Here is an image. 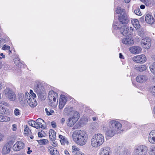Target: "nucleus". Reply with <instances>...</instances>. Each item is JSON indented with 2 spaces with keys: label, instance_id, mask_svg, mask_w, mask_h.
<instances>
[{
  "label": "nucleus",
  "instance_id": "nucleus-1",
  "mask_svg": "<svg viewBox=\"0 0 155 155\" xmlns=\"http://www.w3.org/2000/svg\"><path fill=\"white\" fill-rule=\"evenodd\" d=\"M64 113L67 115H71L67 121V125L69 127L73 126L80 117L79 113L74 110L72 107H66L64 110Z\"/></svg>",
  "mask_w": 155,
  "mask_h": 155
},
{
  "label": "nucleus",
  "instance_id": "nucleus-2",
  "mask_svg": "<svg viewBox=\"0 0 155 155\" xmlns=\"http://www.w3.org/2000/svg\"><path fill=\"white\" fill-rule=\"evenodd\" d=\"M72 138L77 144L82 146L86 143L88 140V135L85 131L79 130L74 132L72 134Z\"/></svg>",
  "mask_w": 155,
  "mask_h": 155
},
{
  "label": "nucleus",
  "instance_id": "nucleus-3",
  "mask_svg": "<svg viewBox=\"0 0 155 155\" xmlns=\"http://www.w3.org/2000/svg\"><path fill=\"white\" fill-rule=\"evenodd\" d=\"M109 129L106 131V135L112 137L117 133L121 130L122 127L121 124L115 120L109 121L108 123Z\"/></svg>",
  "mask_w": 155,
  "mask_h": 155
},
{
  "label": "nucleus",
  "instance_id": "nucleus-4",
  "mask_svg": "<svg viewBox=\"0 0 155 155\" xmlns=\"http://www.w3.org/2000/svg\"><path fill=\"white\" fill-rule=\"evenodd\" d=\"M33 89L36 92L38 97L42 100L45 99L46 96L45 89L43 84L40 82L36 81L35 83Z\"/></svg>",
  "mask_w": 155,
  "mask_h": 155
},
{
  "label": "nucleus",
  "instance_id": "nucleus-5",
  "mask_svg": "<svg viewBox=\"0 0 155 155\" xmlns=\"http://www.w3.org/2000/svg\"><path fill=\"white\" fill-rule=\"evenodd\" d=\"M104 141V137L102 134L100 133L96 134L92 137L91 145L93 147L97 148L101 145Z\"/></svg>",
  "mask_w": 155,
  "mask_h": 155
},
{
  "label": "nucleus",
  "instance_id": "nucleus-6",
  "mask_svg": "<svg viewBox=\"0 0 155 155\" xmlns=\"http://www.w3.org/2000/svg\"><path fill=\"white\" fill-rule=\"evenodd\" d=\"M48 102L49 106L56 107L58 104V94L53 91H50L48 95Z\"/></svg>",
  "mask_w": 155,
  "mask_h": 155
},
{
  "label": "nucleus",
  "instance_id": "nucleus-7",
  "mask_svg": "<svg viewBox=\"0 0 155 155\" xmlns=\"http://www.w3.org/2000/svg\"><path fill=\"white\" fill-rule=\"evenodd\" d=\"M148 149L144 145L139 146L135 149L134 155H146Z\"/></svg>",
  "mask_w": 155,
  "mask_h": 155
},
{
  "label": "nucleus",
  "instance_id": "nucleus-8",
  "mask_svg": "<svg viewBox=\"0 0 155 155\" xmlns=\"http://www.w3.org/2000/svg\"><path fill=\"white\" fill-rule=\"evenodd\" d=\"M4 94L6 97L11 101H14L16 98L15 93L10 88H6L4 91Z\"/></svg>",
  "mask_w": 155,
  "mask_h": 155
},
{
  "label": "nucleus",
  "instance_id": "nucleus-9",
  "mask_svg": "<svg viewBox=\"0 0 155 155\" xmlns=\"http://www.w3.org/2000/svg\"><path fill=\"white\" fill-rule=\"evenodd\" d=\"M132 60L135 62L142 64L146 62L147 58L145 55L142 54L133 57Z\"/></svg>",
  "mask_w": 155,
  "mask_h": 155
},
{
  "label": "nucleus",
  "instance_id": "nucleus-10",
  "mask_svg": "<svg viewBox=\"0 0 155 155\" xmlns=\"http://www.w3.org/2000/svg\"><path fill=\"white\" fill-rule=\"evenodd\" d=\"M141 45L146 49H149L151 45V39L149 38H143L141 41Z\"/></svg>",
  "mask_w": 155,
  "mask_h": 155
},
{
  "label": "nucleus",
  "instance_id": "nucleus-11",
  "mask_svg": "<svg viewBox=\"0 0 155 155\" xmlns=\"http://www.w3.org/2000/svg\"><path fill=\"white\" fill-rule=\"evenodd\" d=\"M120 22L122 24L127 25L129 22V19L127 14L126 13L118 16Z\"/></svg>",
  "mask_w": 155,
  "mask_h": 155
},
{
  "label": "nucleus",
  "instance_id": "nucleus-12",
  "mask_svg": "<svg viewBox=\"0 0 155 155\" xmlns=\"http://www.w3.org/2000/svg\"><path fill=\"white\" fill-rule=\"evenodd\" d=\"M25 147V144L22 142L18 141L14 144L13 147V149L15 151H19L23 149Z\"/></svg>",
  "mask_w": 155,
  "mask_h": 155
},
{
  "label": "nucleus",
  "instance_id": "nucleus-13",
  "mask_svg": "<svg viewBox=\"0 0 155 155\" xmlns=\"http://www.w3.org/2000/svg\"><path fill=\"white\" fill-rule=\"evenodd\" d=\"M129 50L130 52L134 54H137L140 53L142 49L139 46H133L129 48Z\"/></svg>",
  "mask_w": 155,
  "mask_h": 155
},
{
  "label": "nucleus",
  "instance_id": "nucleus-14",
  "mask_svg": "<svg viewBox=\"0 0 155 155\" xmlns=\"http://www.w3.org/2000/svg\"><path fill=\"white\" fill-rule=\"evenodd\" d=\"M12 148V144L10 143H7L4 146L2 150V153L6 154L9 153Z\"/></svg>",
  "mask_w": 155,
  "mask_h": 155
},
{
  "label": "nucleus",
  "instance_id": "nucleus-15",
  "mask_svg": "<svg viewBox=\"0 0 155 155\" xmlns=\"http://www.w3.org/2000/svg\"><path fill=\"white\" fill-rule=\"evenodd\" d=\"M122 43L126 45H131L134 44L133 40L131 38L125 37L122 40Z\"/></svg>",
  "mask_w": 155,
  "mask_h": 155
},
{
  "label": "nucleus",
  "instance_id": "nucleus-16",
  "mask_svg": "<svg viewBox=\"0 0 155 155\" xmlns=\"http://www.w3.org/2000/svg\"><path fill=\"white\" fill-rule=\"evenodd\" d=\"M147 80L148 78L144 75H138L136 78L137 81L140 83H144Z\"/></svg>",
  "mask_w": 155,
  "mask_h": 155
},
{
  "label": "nucleus",
  "instance_id": "nucleus-17",
  "mask_svg": "<svg viewBox=\"0 0 155 155\" xmlns=\"http://www.w3.org/2000/svg\"><path fill=\"white\" fill-rule=\"evenodd\" d=\"M148 140L150 143L155 144V130L150 132L149 135Z\"/></svg>",
  "mask_w": 155,
  "mask_h": 155
},
{
  "label": "nucleus",
  "instance_id": "nucleus-18",
  "mask_svg": "<svg viewBox=\"0 0 155 155\" xmlns=\"http://www.w3.org/2000/svg\"><path fill=\"white\" fill-rule=\"evenodd\" d=\"M67 101V97L64 95H61L60 97L59 103L60 107H64Z\"/></svg>",
  "mask_w": 155,
  "mask_h": 155
},
{
  "label": "nucleus",
  "instance_id": "nucleus-19",
  "mask_svg": "<svg viewBox=\"0 0 155 155\" xmlns=\"http://www.w3.org/2000/svg\"><path fill=\"white\" fill-rule=\"evenodd\" d=\"M145 21L148 24H152L155 22V20L153 17L149 14H147L145 17Z\"/></svg>",
  "mask_w": 155,
  "mask_h": 155
},
{
  "label": "nucleus",
  "instance_id": "nucleus-20",
  "mask_svg": "<svg viewBox=\"0 0 155 155\" xmlns=\"http://www.w3.org/2000/svg\"><path fill=\"white\" fill-rule=\"evenodd\" d=\"M120 31L121 33L124 36L128 35L129 34L128 27L127 25H123L120 27Z\"/></svg>",
  "mask_w": 155,
  "mask_h": 155
},
{
  "label": "nucleus",
  "instance_id": "nucleus-21",
  "mask_svg": "<svg viewBox=\"0 0 155 155\" xmlns=\"http://www.w3.org/2000/svg\"><path fill=\"white\" fill-rule=\"evenodd\" d=\"M110 148L108 147H104L100 150V155H110L109 151Z\"/></svg>",
  "mask_w": 155,
  "mask_h": 155
},
{
  "label": "nucleus",
  "instance_id": "nucleus-22",
  "mask_svg": "<svg viewBox=\"0 0 155 155\" xmlns=\"http://www.w3.org/2000/svg\"><path fill=\"white\" fill-rule=\"evenodd\" d=\"M25 103H27L30 107H36L37 105L36 100L34 98H31L29 100H25Z\"/></svg>",
  "mask_w": 155,
  "mask_h": 155
},
{
  "label": "nucleus",
  "instance_id": "nucleus-23",
  "mask_svg": "<svg viewBox=\"0 0 155 155\" xmlns=\"http://www.w3.org/2000/svg\"><path fill=\"white\" fill-rule=\"evenodd\" d=\"M48 150L50 153L52 155H59V153L56 149L52 147H49Z\"/></svg>",
  "mask_w": 155,
  "mask_h": 155
},
{
  "label": "nucleus",
  "instance_id": "nucleus-24",
  "mask_svg": "<svg viewBox=\"0 0 155 155\" xmlns=\"http://www.w3.org/2000/svg\"><path fill=\"white\" fill-rule=\"evenodd\" d=\"M56 132L53 130L51 129L49 131V137L52 141H54L56 139Z\"/></svg>",
  "mask_w": 155,
  "mask_h": 155
},
{
  "label": "nucleus",
  "instance_id": "nucleus-25",
  "mask_svg": "<svg viewBox=\"0 0 155 155\" xmlns=\"http://www.w3.org/2000/svg\"><path fill=\"white\" fill-rule=\"evenodd\" d=\"M59 138L60 139V141L62 145H64L65 144H68V140L65 137L61 135H59Z\"/></svg>",
  "mask_w": 155,
  "mask_h": 155
},
{
  "label": "nucleus",
  "instance_id": "nucleus-26",
  "mask_svg": "<svg viewBox=\"0 0 155 155\" xmlns=\"http://www.w3.org/2000/svg\"><path fill=\"white\" fill-rule=\"evenodd\" d=\"M131 22L134 27L136 29H138L139 28L140 25L137 19H133L132 20Z\"/></svg>",
  "mask_w": 155,
  "mask_h": 155
},
{
  "label": "nucleus",
  "instance_id": "nucleus-27",
  "mask_svg": "<svg viewBox=\"0 0 155 155\" xmlns=\"http://www.w3.org/2000/svg\"><path fill=\"white\" fill-rule=\"evenodd\" d=\"M115 12L117 14H120V15H123V14H124V13L125 14L126 13L124 9L119 7L117 8Z\"/></svg>",
  "mask_w": 155,
  "mask_h": 155
},
{
  "label": "nucleus",
  "instance_id": "nucleus-28",
  "mask_svg": "<svg viewBox=\"0 0 155 155\" xmlns=\"http://www.w3.org/2000/svg\"><path fill=\"white\" fill-rule=\"evenodd\" d=\"M121 27V26L120 25V23L114 21L113 24L112 28L113 29H115L116 30L119 29L120 30V28Z\"/></svg>",
  "mask_w": 155,
  "mask_h": 155
},
{
  "label": "nucleus",
  "instance_id": "nucleus-29",
  "mask_svg": "<svg viewBox=\"0 0 155 155\" xmlns=\"http://www.w3.org/2000/svg\"><path fill=\"white\" fill-rule=\"evenodd\" d=\"M135 69L140 72H142L146 70L147 67L145 65H142L136 67Z\"/></svg>",
  "mask_w": 155,
  "mask_h": 155
},
{
  "label": "nucleus",
  "instance_id": "nucleus-30",
  "mask_svg": "<svg viewBox=\"0 0 155 155\" xmlns=\"http://www.w3.org/2000/svg\"><path fill=\"white\" fill-rule=\"evenodd\" d=\"M18 98L19 101L21 102V103L22 104L24 103V104H25L26 103H25V100H26L23 94L21 93L18 94Z\"/></svg>",
  "mask_w": 155,
  "mask_h": 155
},
{
  "label": "nucleus",
  "instance_id": "nucleus-31",
  "mask_svg": "<svg viewBox=\"0 0 155 155\" xmlns=\"http://www.w3.org/2000/svg\"><path fill=\"white\" fill-rule=\"evenodd\" d=\"M88 122L87 119L85 117H84L82 118L79 121L81 125H84Z\"/></svg>",
  "mask_w": 155,
  "mask_h": 155
},
{
  "label": "nucleus",
  "instance_id": "nucleus-32",
  "mask_svg": "<svg viewBox=\"0 0 155 155\" xmlns=\"http://www.w3.org/2000/svg\"><path fill=\"white\" fill-rule=\"evenodd\" d=\"M35 124V128L37 129H38L40 128H41L42 129L44 128L43 125L42 124V122H36Z\"/></svg>",
  "mask_w": 155,
  "mask_h": 155
},
{
  "label": "nucleus",
  "instance_id": "nucleus-33",
  "mask_svg": "<svg viewBox=\"0 0 155 155\" xmlns=\"http://www.w3.org/2000/svg\"><path fill=\"white\" fill-rule=\"evenodd\" d=\"M45 110L46 114L48 116L52 115L54 113V110L52 109L45 108Z\"/></svg>",
  "mask_w": 155,
  "mask_h": 155
},
{
  "label": "nucleus",
  "instance_id": "nucleus-34",
  "mask_svg": "<svg viewBox=\"0 0 155 155\" xmlns=\"http://www.w3.org/2000/svg\"><path fill=\"white\" fill-rule=\"evenodd\" d=\"M151 72L154 74H155V62L153 63L150 67Z\"/></svg>",
  "mask_w": 155,
  "mask_h": 155
},
{
  "label": "nucleus",
  "instance_id": "nucleus-35",
  "mask_svg": "<svg viewBox=\"0 0 155 155\" xmlns=\"http://www.w3.org/2000/svg\"><path fill=\"white\" fill-rule=\"evenodd\" d=\"M145 33V31L143 29H140L138 30V35L140 37L144 36Z\"/></svg>",
  "mask_w": 155,
  "mask_h": 155
},
{
  "label": "nucleus",
  "instance_id": "nucleus-36",
  "mask_svg": "<svg viewBox=\"0 0 155 155\" xmlns=\"http://www.w3.org/2000/svg\"><path fill=\"white\" fill-rule=\"evenodd\" d=\"M8 113V110L4 107H0V114H7Z\"/></svg>",
  "mask_w": 155,
  "mask_h": 155
},
{
  "label": "nucleus",
  "instance_id": "nucleus-37",
  "mask_svg": "<svg viewBox=\"0 0 155 155\" xmlns=\"http://www.w3.org/2000/svg\"><path fill=\"white\" fill-rule=\"evenodd\" d=\"M48 140L47 139H44L39 140L38 143L40 144H45L48 143Z\"/></svg>",
  "mask_w": 155,
  "mask_h": 155
},
{
  "label": "nucleus",
  "instance_id": "nucleus-38",
  "mask_svg": "<svg viewBox=\"0 0 155 155\" xmlns=\"http://www.w3.org/2000/svg\"><path fill=\"white\" fill-rule=\"evenodd\" d=\"M14 62L15 64L18 66H20V64H21L19 59L18 58H15L14 59Z\"/></svg>",
  "mask_w": 155,
  "mask_h": 155
},
{
  "label": "nucleus",
  "instance_id": "nucleus-39",
  "mask_svg": "<svg viewBox=\"0 0 155 155\" xmlns=\"http://www.w3.org/2000/svg\"><path fill=\"white\" fill-rule=\"evenodd\" d=\"M28 123L29 125L35 128V125H36L35 121L33 120H31L28 121Z\"/></svg>",
  "mask_w": 155,
  "mask_h": 155
},
{
  "label": "nucleus",
  "instance_id": "nucleus-40",
  "mask_svg": "<svg viewBox=\"0 0 155 155\" xmlns=\"http://www.w3.org/2000/svg\"><path fill=\"white\" fill-rule=\"evenodd\" d=\"M29 127L28 126L26 125L24 129V132L25 134L27 135H28V134H29V132H31V130H29Z\"/></svg>",
  "mask_w": 155,
  "mask_h": 155
},
{
  "label": "nucleus",
  "instance_id": "nucleus-41",
  "mask_svg": "<svg viewBox=\"0 0 155 155\" xmlns=\"http://www.w3.org/2000/svg\"><path fill=\"white\" fill-rule=\"evenodd\" d=\"M25 97L26 101L29 100L31 98L30 94L28 92H26L25 93Z\"/></svg>",
  "mask_w": 155,
  "mask_h": 155
},
{
  "label": "nucleus",
  "instance_id": "nucleus-42",
  "mask_svg": "<svg viewBox=\"0 0 155 155\" xmlns=\"http://www.w3.org/2000/svg\"><path fill=\"white\" fill-rule=\"evenodd\" d=\"M0 104L2 105L1 106V107H2L3 106H8L9 105V104L7 102L4 101H0Z\"/></svg>",
  "mask_w": 155,
  "mask_h": 155
},
{
  "label": "nucleus",
  "instance_id": "nucleus-43",
  "mask_svg": "<svg viewBox=\"0 0 155 155\" xmlns=\"http://www.w3.org/2000/svg\"><path fill=\"white\" fill-rule=\"evenodd\" d=\"M150 154V155H155V146L151 148Z\"/></svg>",
  "mask_w": 155,
  "mask_h": 155
},
{
  "label": "nucleus",
  "instance_id": "nucleus-44",
  "mask_svg": "<svg viewBox=\"0 0 155 155\" xmlns=\"http://www.w3.org/2000/svg\"><path fill=\"white\" fill-rule=\"evenodd\" d=\"M134 12L136 14L138 15H141V13L139 9H136L134 11Z\"/></svg>",
  "mask_w": 155,
  "mask_h": 155
},
{
  "label": "nucleus",
  "instance_id": "nucleus-45",
  "mask_svg": "<svg viewBox=\"0 0 155 155\" xmlns=\"http://www.w3.org/2000/svg\"><path fill=\"white\" fill-rule=\"evenodd\" d=\"M2 49L4 50H9L10 49V47L9 46L5 45L3 46Z\"/></svg>",
  "mask_w": 155,
  "mask_h": 155
},
{
  "label": "nucleus",
  "instance_id": "nucleus-46",
  "mask_svg": "<svg viewBox=\"0 0 155 155\" xmlns=\"http://www.w3.org/2000/svg\"><path fill=\"white\" fill-rule=\"evenodd\" d=\"M20 111L18 109H15L14 110V113L16 116H18L19 114Z\"/></svg>",
  "mask_w": 155,
  "mask_h": 155
},
{
  "label": "nucleus",
  "instance_id": "nucleus-47",
  "mask_svg": "<svg viewBox=\"0 0 155 155\" xmlns=\"http://www.w3.org/2000/svg\"><path fill=\"white\" fill-rule=\"evenodd\" d=\"M72 148L73 150L75 151H78L80 150L79 148L76 146H72Z\"/></svg>",
  "mask_w": 155,
  "mask_h": 155
},
{
  "label": "nucleus",
  "instance_id": "nucleus-48",
  "mask_svg": "<svg viewBox=\"0 0 155 155\" xmlns=\"http://www.w3.org/2000/svg\"><path fill=\"white\" fill-rule=\"evenodd\" d=\"M4 122H8L10 121V117L7 116H4Z\"/></svg>",
  "mask_w": 155,
  "mask_h": 155
},
{
  "label": "nucleus",
  "instance_id": "nucleus-49",
  "mask_svg": "<svg viewBox=\"0 0 155 155\" xmlns=\"http://www.w3.org/2000/svg\"><path fill=\"white\" fill-rule=\"evenodd\" d=\"M150 91L153 95L155 96V86L152 87L150 89Z\"/></svg>",
  "mask_w": 155,
  "mask_h": 155
},
{
  "label": "nucleus",
  "instance_id": "nucleus-50",
  "mask_svg": "<svg viewBox=\"0 0 155 155\" xmlns=\"http://www.w3.org/2000/svg\"><path fill=\"white\" fill-rule=\"evenodd\" d=\"M30 94L34 97H36V94L33 92V91L32 90H31L30 91Z\"/></svg>",
  "mask_w": 155,
  "mask_h": 155
},
{
  "label": "nucleus",
  "instance_id": "nucleus-51",
  "mask_svg": "<svg viewBox=\"0 0 155 155\" xmlns=\"http://www.w3.org/2000/svg\"><path fill=\"white\" fill-rule=\"evenodd\" d=\"M17 125L16 124H14L12 125V130L13 131H16L17 129Z\"/></svg>",
  "mask_w": 155,
  "mask_h": 155
},
{
  "label": "nucleus",
  "instance_id": "nucleus-52",
  "mask_svg": "<svg viewBox=\"0 0 155 155\" xmlns=\"http://www.w3.org/2000/svg\"><path fill=\"white\" fill-rule=\"evenodd\" d=\"M134 30V28L133 27H130V29L128 28V32L129 34L130 35L132 32H133Z\"/></svg>",
  "mask_w": 155,
  "mask_h": 155
},
{
  "label": "nucleus",
  "instance_id": "nucleus-53",
  "mask_svg": "<svg viewBox=\"0 0 155 155\" xmlns=\"http://www.w3.org/2000/svg\"><path fill=\"white\" fill-rule=\"evenodd\" d=\"M51 125L52 126V127L54 128H55L56 127V123L53 121L51 122Z\"/></svg>",
  "mask_w": 155,
  "mask_h": 155
},
{
  "label": "nucleus",
  "instance_id": "nucleus-54",
  "mask_svg": "<svg viewBox=\"0 0 155 155\" xmlns=\"http://www.w3.org/2000/svg\"><path fill=\"white\" fill-rule=\"evenodd\" d=\"M43 133H44V132L42 131L41 132H39L38 134V137H42L44 136Z\"/></svg>",
  "mask_w": 155,
  "mask_h": 155
},
{
  "label": "nucleus",
  "instance_id": "nucleus-55",
  "mask_svg": "<svg viewBox=\"0 0 155 155\" xmlns=\"http://www.w3.org/2000/svg\"><path fill=\"white\" fill-rule=\"evenodd\" d=\"M35 122H44V121L42 119H41L40 118H39L37 119L36 120V121H35Z\"/></svg>",
  "mask_w": 155,
  "mask_h": 155
},
{
  "label": "nucleus",
  "instance_id": "nucleus-56",
  "mask_svg": "<svg viewBox=\"0 0 155 155\" xmlns=\"http://www.w3.org/2000/svg\"><path fill=\"white\" fill-rule=\"evenodd\" d=\"M4 116L0 115V121L4 122Z\"/></svg>",
  "mask_w": 155,
  "mask_h": 155
},
{
  "label": "nucleus",
  "instance_id": "nucleus-57",
  "mask_svg": "<svg viewBox=\"0 0 155 155\" xmlns=\"http://www.w3.org/2000/svg\"><path fill=\"white\" fill-rule=\"evenodd\" d=\"M4 137V135L0 133V141L2 140Z\"/></svg>",
  "mask_w": 155,
  "mask_h": 155
},
{
  "label": "nucleus",
  "instance_id": "nucleus-58",
  "mask_svg": "<svg viewBox=\"0 0 155 155\" xmlns=\"http://www.w3.org/2000/svg\"><path fill=\"white\" fill-rule=\"evenodd\" d=\"M95 124V126L92 127V128L94 130L96 129L98 127V125L97 124Z\"/></svg>",
  "mask_w": 155,
  "mask_h": 155
},
{
  "label": "nucleus",
  "instance_id": "nucleus-59",
  "mask_svg": "<svg viewBox=\"0 0 155 155\" xmlns=\"http://www.w3.org/2000/svg\"><path fill=\"white\" fill-rule=\"evenodd\" d=\"M76 155H84V154L81 152H78L76 153Z\"/></svg>",
  "mask_w": 155,
  "mask_h": 155
},
{
  "label": "nucleus",
  "instance_id": "nucleus-60",
  "mask_svg": "<svg viewBox=\"0 0 155 155\" xmlns=\"http://www.w3.org/2000/svg\"><path fill=\"white\" fill-rule=\"evenodd\" d=\"M30 147H28V151L27 152V153L29 154L31 153V152H32V151L31 150H30Z\"/></svg>",
  "mask_w": 155,
  "mask_h": 155
},
{
  "label": "nucleus",
  "instance_id": "nucleus-61",
  "mask_svg": "<svg viewBox=\"0 0 155 155\" xmlns=\"http://www.w3.org/2000/svg\"><path fill=\"white\" fill-rule=\"evenodd\" d=\"M119 58H120L124 59V57L123 56L122 54L121 53H120L119 54Z\"/></svg>",
  "mask_w": 155,
  "mask_h": 155
},
{
  "label": "nucleus",
  "instance_id": "nucleus-62",
  "mask_svg": "<svg viewBox=\"0 0 155 155\" xmlns=\"http://www.w3.org/2000/svg\"><path fill=\"white\" fill-rule=\"evenodd\" d=\"M145 7V6L144 5H142L140 6V8L141 9H144Z\"/></svg>",
  "mask_w": 155,
  "mask_h": 155
},
{
  "label": "nucleus",
  "instance_id": "nucleus-63",
  "mask_svg": "<svg viewBox=\"0 0 155 155\" xmlns=\"http://www.w3.org/2000/svg\"><path fill=\"white\" fill-rule=\"evenodd\" d=\"M65 119L64 118H63L61 119V122L62 123H63L65 121Z\"/></svg>",
  "mask_w": 155,
  "mask_h": 155
},
{
  "label": "nucleus",
  "instance_id": "nucleus-64",
  "mask_svg": "<svg viewBox=\"0 0 155 155\" xmlns=\"http://www.w3.org/2000/svg\"><path fill=\"white\" fill-rule=\"evenodd\" d=\"M78 125V124H77L74 127V129H77L78 128L77 126Z\"/></svg>",
  "mask_w": 155,
  "mask_h": 155
}]
</instances>
